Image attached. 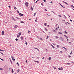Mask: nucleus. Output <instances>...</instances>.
Wrapping results in <instances>:
<instances>
[{
  "label": "nucleus",
  "mask_w": 74,
  "mask_h": 74,
  "mask_svg": "<svg viewBox=\"0 0 74 74\" xmlns=\"http://www.w3.org/2000/svg\"><path fill=\"white\" fill-rule=\"evenodd\" d=\"M55 30H56L57 31H58V28H56V29H55Z\"/></svg>",
  "instance_id": "51"
},
{
  "label": "nucleus",
  "mask_w": 74,
  "mask_h": 74,
  "mask_svg": "<svg viewBox=\"0 0 74 74\" xmlns=\"http://www.w3.org/2000/svg\"><path fill=\"white\" fill-rule=\"evenodd\" d=\"M58 24H56V26H58Z\"/></svg>",
  "instance_id": "35"
},
{
  "label": "nucleus",
  "mask_w": 74,
  "mask_h": 74,
  "mask_svg": "<svg viewBox=\"0 0 74 74\" xmlns=\"http://www.w3.org/2000/svg\"><path fill=\"white\" fill-rule=\"evenodd\" d=\"M25 44L27 45V42H26V43H25Z\"/></svg>",
  "instance_id": "53"
},
{
  "label": "nucleus",
  "mask_w": 74,
  "mask_h": 74,
  "mask_svg": "<svg viewBox=\"0 0 74 74\" xmlns=\"http://www.w3.org/2000/svg\"><path fill=\"white\" fill-rule=\"evenodd\" d=\"M0 70H3V68H0Z\"/></svg>",
  "instance_id": "42"
},
{
  "label": "nucleus",
  "mask_w": 74,
  "mask_h": 74,
  "mask_svg": "<svg viewBox=\"0 0 74 74\" xmlns=\"http://www.w3.org/2000/svg\"><path fill=\"white\" fill-rule=\"evenodd\" d=\"M63 3H65V4H67V5H69V4L67 3L66 2L63 1Z\"/></svg>",
  "instance_id": "7"
},
{
  "label": "nucleus",
  "mask_w": 74,
  "mask_h": 74,
  "mask_svg": "<svg viewBox=\"0 0 74 74\" xmlns=\"http://www.w3.org/2000/svg\"><path fill=\"white\" fill-rule=\"evenodd\" d=\"M64 18L65 19H66V16H65Z\"/></svg>",
  "instance_id": "60"
},
{
  "label": "nucleus",
  "mask_w": 74,
  "mask_h": 74,
  "mask_svg": "<svg viewBox=\"0 0 74 74\" xmlns=\"http://www.w3.org/2000/svg\"><path fill=\"white\" fill-rule=\"evenodd\" d=\"M58 34H62V33H61L60 32H58Z\"/></svg>",
  "instance_id": "24"
},
{
  "label": "nucleus",
  "mask_w": 74,
  "mask_h": 74,
  "mask_svg": "<svg viewBox=\"0 0 74 74\" xmlns=\"http://www.w3.org/2000/svg\"><path fill=\"white\" fill-rule=\"evenodd\" d=\"M70 21H71V22H72V20L71 19H70Z\"/></svg>",
  "instance_id": "57"
},
{
  "label": "nucleus",
  "mask_w": 74,
  "mask_h": 74,
  "mask_svg": "<svg viewBox=\"0 0 74 74\" xmlns=\"http://www.w3.org/2000/svg\"><path fill=\"white\" fill-rule=\"evenodd\" d=\"M11 58L12 59V60H13V61H15V59H14V57H13V56H12Z\"/></svg>",
  "instance_id": "3"
},
{
  "label": "nucleus",
  "mask_w": 74,
  "mask_h": 74,
  "mask_svg": "<svg viewBox=\"0 0 74 74\" xmlns=\"http://www.w3.org/2000/svg\"><path fill=\"white\" fill-rule=\"evenodd\" d=\"M58 69L59 70H60V68H59Z\"/></svg>",
  "instance_id": "49"
},
{
  "label": "nucleus",
  "mask_w": 74,
  "mask_h": 74,
  "mask_svg": "<svg viewBox=\"0 0 74 74\" xmlns=\"http://www.w3.org/2000/svg\"><path fill=\"white\" fill-rule=\"evenodd\" d=\"M26 62L27 63V60H26Z\"/></svg>",
  "instance_id": "61"
},
{
  "label": "nucleus",
  "mask_w": 74,
  "mask_h": 74,
  "mask_svg": "<svg viewBox=\"0 0 74 74\" xmlns=\"http://www.w3.org/2000/svg\"><path fill=\"white\" fill-rule=\"evenodd\" d=\"M28 33H29V32H30L29 31V30H28Z\"/></svg>",
  "instance_id": "56"
},
{
  "label": "nucleus",
  "mask_w": 74,
  "mask_h": 74,
  "mask_svg": "<svg viewBox=\"0 0 74 74\" xmlns=\"http://www.w3.org/2000/svg\"><path fill=\"white\" fill-rule=\"evenodd\" d=\"M17 12H18V13H19V12L18 10L17 11Z\"/></svg>",
  "instance_id": "39"
},
{
  "label": "nucleus",
  "mask_w": 74,
  "mask_h": 74,
  "mask_svg": "<svg viewBox=\"0 0 74 74\" xmlns=\"http://www.w3.org/2000/svg\"><path fill=\"white\" fill-rule=\"evenodd\" d=\"M57 48H59V45H57Z\"/></svg>",
  "instance_id": "36"
},
{
  "label": "nucleus",
  "mask_w": 74,
  "mask_h": 74,
  "mask_svg": "<svg viewBox=\"0 0 74 74\" xmlns=\"http://www.w3.org/2000/svg\"><path fill=\"white\" fill-rule=\"evenodd\" d=\"M69 57L70 58V57L71 58V56H69Z\"/></svg>",
  "instance_id": "43"
},
{
  "label": "nucleus",
  "mask_w": 74,
  "mask_h": 74,
  "mask_svg": "<svg viewBox=\"0 0 74 74\" xmlns=\"http://www.w3.org/2000/svg\"><path fill=\"white\" fill-rule=\"evenodd\" d=\"M4 34V31H2L1 35L3 36Z\"/></svg>",
  "instance_id": "4"
},
{
  "label": "nucleus",
  "mask_w": 74,
  "mask_h": 74,
  "mask_svg": "<svg viewBox=\"0 0 74 74\" xmlns=\"http://www.w3.org/2000/svg\"><path fill=\"white\" fill-rule=\"evenodd\" d=\"M45 30H46V31H48V29H47V28H45Z\"/></svg>",
  "instance_id": "28"
},
{
  "label": "nucleus",
  "mask_w": 74,
  "mask_h": 74,
  "mask_svg": "<svg viewBox=\"0 0 74 74\" xmlns=\"http://www.w3.org/2000/svg\"><path fill=\"white\" fill-rule=\"evenodd\" d=\"M70 7H73V8H74V6H73V5H71V6H70Z\"/></svg>",
  "instance_id": "12"
},
{
  "label": "nucleus",
  "mask_w": 74,
  "mask_h": 74,
  "mask_svg": "<svg viewBox=\"0 0 74 74\" xmlns=\"http://www.w3.org/2000/svg\"><path fill=\"white\" fill-rule=\"evenodd\" d=\"M29 4V3L28 2H26L25 3V5H26V6H28V4Z\"/></svg>",
  "instance_id": "2"
},
{
  "label": "nucleus",
  "mask_w": 74,
  "mask_h": 74,
  "mask_svg": "<svg viewBox=\"0 0 74 74\" xmlns=\"http://www.w3.org/2000/svg\"><path fill=\"white\" fill-rule=\"evenodd\" d=\"M17 27H16L15 26L14 27V28H17Z\"/></svg>",
  "instance_id": "52"
},
{
  "label": "nucleus",
  "mask_w": 74,
  "mask_h": 74,
  "mask_svg": "<svg viewBox=\"0 0 74 74\" xmlns=\"http://www.w3.org/2000/svg\"><path fill=\"white\" fill-rule=\"evenodd\" d=\"M64 36L65 37H67V36L65 35H64Z\"/></svg>",
  "instance_id": "48"
},
{
  "label": "nucleus",
  "mask_w": 74,
  "mask_h": 74,
  "mask_svg": "<svg viewBox=\"0 0 74 74\" xmlns=\"http://www.w3.org/2000/svg\"><path fill=\"white\" fill-rule=\"evenodd\" d=\"M20 38L21 39V40H23V36H21Z\"/></svg>",
  "instance_id": "11"
},
{
  "label": "nucleus",
  "mask_w": 74,
  "mask_h": 74,
  "mask_svg": "<svg viewBox=\"0 0 74 74\" xmlns=\"http://www.w3.org/2000/svg\"><path fill=\"white\" fill-rule=\"evenodd\" d=\"M21 23H25V22H24L23 21H21Z\"/></svg>",
  "instance_id": "9"
},
{
  "label": "nucleus",
  "mask_w": 74,
  "mask_h": 74,
  "mask_svg": "<svg viewBox=\"0 0 74 74\" xmlns=\"http://www.w3.org/2000/svg\"><path fill=\"white\" fill-rule=\"evenodd\" d=\"M12 73H14V70H13V69H12Z\"/></svg>",
  "instance_id": "13"
},
{
  "label": "nucleus",
  "mask_w": 74,
  "mask_h": 74,
  "mask_svg": "<svg viewBox=\"0 0 74 74\" xmlns=\"http://www.w3.org/2000/svg\"><path fill=\"white\" fill-rule=\"evenodd\" d=\"M12 20H13V21H16V20H15V18H14L12 17Z\"/></svg>",
  "instance_id": "6"
},
{
  "label": "nucleus",
  "mask_w": 74,
  "mask_h": 74,
  "mask_svg": "<svg viewBox=\"0 0 74 74\" xmlns=\"http://www.w3.org/2000/svg\"><path fill=\"white\" fill-rule=\"evenodd\" d=\"M53 67L54 69H56V68L54 67V66H53Z\"/></svg>",
  "instance_id": "37"
},
{
  "label": "nucleus",
  "mask_w": 74,
  "mask_h": 74,
  "mask_svg": "<svg viewBox=\"0 0 74 74\" xmlns=\"http://www.w3.org/2000/svg\"><path fill=\"white\" fill-rule=\"evenodd\" d=\"M34 62H36V63H39V62L37 61H34Z\"/></svg>",
  "instance_id": "18"
},
{
  "label": "nucleus",
  "mask_w": 74,
  "mask_h": 74,
  "mask_svg": "<svg viewBox=\"0 0 74 74\" xmlns=\"http://www.w3.org/2000/svg\"><path fill=\"white\" fill-rule=\"evenodd\" d=\"M40 40H42V38H40Z\"/></svg>",
  "instance_id": "47"
},
{
  "label": "nucleus",
  "mask_w": 74,
  "mask_h": 74,
  "mask_svg": "<svg viewBox=\"0 0 74 74\" xmlns=\"http://www.w3.org/2000/svg\"><path fill=\"white\" fill-rule=\"evenodd\" d=\"M14 9L15 10H16V9H17L16 7L15 6H14Z\"/></svg>",
  "instance_id": "14"
},
{
  "label": "nucleus",
  "mask_w": 74,
  "mask_h": 74,
  "mask_svg": "<svg viewBox=\"0 0 74 74\" xmlns=\"http://www.w3.org/2000/svg\"><path fill=\"white\" fill-rule=\"evenodd\" d=\"M10 62H11V63H12V61H11V60L10 59Z\"/></svg>",
  "instance_id": "41"
},
{
  "label": "nucleus",
  "mask_w": 74,
  "mask_h": 74,
  "mask_svg": "<svg viewBox=\"0 0 74 74\" xmlns=\"http://www.w3.org/2000/svg\"><path fill=\"white\" fill-rule=\"evenodd\" d=\"M16 64H17V65H18V66H19V63H18V62H17Z\"/></svg>",
  "instance_id": "23"
},
{
  "label": "nucleus",
  "mask_w": 74,
  "mask_h": 74,
  "mask_svg": "<svg viewBox=\"0 0 74 74\" xmlns=\"http://www.w3.org/2000/svg\"><path fill=\"white\" fill-rule=\"evenodd\" d=\"M62 21H63V22H65V20H63Z\"/></svg>",
  "instance_id": "50"
},
{
  "label": "nucleus",
  "mask_w": 74,
  "mask_h": 74,
  "mask_svg": "<svg viewBox=\"0 0 74 74\" xmlns=\"http://www.w3.org/2000/svg\"><path fill=\"white\" fill-rule=\"evenodd\" d=\"M53 32H54V33H56V31L55 30H53Z\"/></svg>",
  "instance_id": "21"
},
{
  "label": "nucleus",
  "mask_w": 74,
  "mask_h": 74,
  "mask_svg": "<svg viewBox=\"0 0 74 74\" xmlns=\"http://www.w3.org/2000/svg\"><path fill=\"white\" fill-rule=\"evenodd\" d=\"M36 14H37V12H36L34 13V16H35V15H36Z\"/></svg>",
  "instance_id": "19"
},
{
  "label": "nucleus",
  "mask_w": 74,
  "mask_h": 74,
  "mask_svg": "<svg viewBox=\"0 0 74 74\" xmlns=\"http://www.w3.org/2000/svg\"><path fill=\"white\" fill-rule=\"evenodd\" d=\"M18 34H19V36H21V33H19Z\"/></svg>",
  "instance_id": "17"
},
{
  "label": "nucleus",
  "mask_w": 74,
  "mask_h": 74,
  "mask_svg": "<svg viewBox=\"0 0 74 74\" xmlns=\"http://www.w3.org/2000/svg\"><path fill=\"white\" fill-rule=\"evenodd\" d=\"M9 8H11V6L10 5H9L8 6Z\"/></svg>",
  "instance_id": "45"
},
{
  "label": "nucleus",
  "mask_w": 74,
  "mask_h": 74,
  "mask_svg": "<svg viewBox=\"0 0 74 74\" xmlns=\"http://www.w3.org/2000/svg\"><path fill=\"white\" fill-rule=\"evenodd\" d=\"M49 25H47V27H49Z\"/></svg>",
  "instance_id": "62"
},
{
  "label": "nucleus",
  "mask_w": 74,
  "mask_h": 74,
  "mask_svg": "<svg viewBox=\"0 0 74 74\" xmlns=\"http://www.w3.org/2000/svg\"><path fill=\"white\" fill-rule=\"evenodd\" d=\"M19 15L20 16H23V15H24V14H23L21 13L19 14Z\"/></svg>",
  "instance_id": "5"
},
{
  "label": "nucleus",
  "mask_w": 74,
  "mask_h": 74,
  "mask_svg": "<svg viewBox=\"0 0 74 74\" xmlns=\"http://www.w3.org/2000/svg\"><path fill=\"white\" fill-rule=\"evenodd\" d=\"M19 36L18 35H17V37L18 38H19V36Z\"/></svg>",
  "instance_id": "25"
},
{
  "label": "nucleus",
  "mask_w": 74,
  "mask_h": 74,
  "mask_svg": "<svg viewBox=\"0 0 74 74\" xmlns=\"http://www.w3.org/2000/svg\"><path fill=\"white\" fill-rule=\"evenodd\" d=\"M58 16H60V18H61V17H62V16H61V15H59Z\"/></svg>",
  "instance_id": "40"
},
{
  "label": "nucleus",
  "mask_w": 74,
  "mask_h": 74,
  "mask_svg": "<svg viewBox=\"0 0 74 74\" xmlns=\"http://www.w3.org/2000/svg\"><path fill=\"white\" fill-rule=\"evenodd\" d=\"M19 71H20V70L19 69H18L17 70V72H18V73L19 72Z\"/></svg>",
  "instance_id": "32"
},
{
  "label": "nucleus",
  "mask_w": 74,
  "mask_h": 74,
  "mask_svg": "<svg viewBox=\"0 0 74 74\" xmlns=\"http://www.w3.org/2000/svg\"><path fill=\"white\" fill-rule=\"evenodd\" d=\"M60 70H63V68H62V67H61L60 69Z\"/></svg>",
  "instance_id": "20"
},
{
  "label": "nucleus",
  "mask_w": 74,
  "mask_h": 74,
  "mask_svg": "<svg viewBox=\"0 0 74 74\" xmlns=\"http://www.w3.org/2000/svg\"><path fill=\"white\" fill-rule=\"evenodd\" d=\"M15 40H16V41H19V39L17 38H16V39H15Z\"/></svg>",
  "instance_id": "16"
},
{
  "label": "nucleus",
  "mask_w": 74,
  "mask_h": 74,
  "mask_svg": "<svg viewBox=\"0 0 74 74\" xmlns=\"http://www.w3.org/2000/svg\"><path fill=\"white\" fill-rule=\"evenodd\" d=\"M48 36H47V38H46V39H48Z\"/></svg>",
  "instance_id": "58"
},
{
  "label": "nucleus",
  "mask_w": 74,
  "mask_h": 74,
  "mask_svg": "<svg viewBox=\"0 0 74 74\" xmlns=\"http://www.w3.org/2000/svg\"><path fill=\"white\" fill-rule=\"evenodd\" d=\"M56 38H59L57 36H56Z\"/></svg>",
  "instance_id": "34"
},
{
  "label": "nucleus",
  "mask_w": 74,
  "mask_h": 74,
  "mask_svg": "<svg viewBox=\"0 0 74 74\" xmlns=\"http://www.w3.org/2000/svg\"><path fill=\"white\" fill-rule=\"evenodd\" d=\"M50 3H51V4H52L53 3L52 2V1H51Z\"/></svg>",
  "instance_id": "54"
},
{
  "label": "nucleus",
  "mask_w": 74,
  "mask_h": 74,
  "mask_svg": "<svg viewBox=\"0 0 74 74\" xmlns=\"http://www.w3.org/2000/svg\"><path fill=\"white\" fill-rule=\"evenodd\" d=\"M72 1L73 3H74V1Z\"/></svg>",
  "instance_id": "63"
},
{
  "label": "nucleus",
  "mask_w": 74,
  "mask_h": 74,
  "mask_svg": "<svg viewBox=\"0 0 74 74\" xmlns=\"http://www.w3.org/2000/svg\"><path fill=\"white\" fill-rule=\"evenodd\" d=\"M1 53V54H2V55H4V54H3V53H2L1 52H0Z\"/></svg>",
  "instance_id": "44"
},
{
  "label": "nucleus",
  "mask_w": 74,
  "mask_h": 74,
  "mask_svg": "<svg viewBox=\"0 0 74 74\" xmlns=\"http://www.w3.org/2000/svg\"><path fill=\"white\" fill-rule=\"evenodd\" d=\"M64 33L65 34H67V32H66V31H65Z\"/></svg>",
  "instance_id": "30"
},
{
  "label": "nucleus",
  "mask_w": 74,
  "mask_h": 74,
  "mask_svg": "<svg viewBox=\"0 0 74 74\" xmlns=\"http://www.w3.org/2000/svg\"><path fill=\"white\" fill-rule=\"evenodd\" d=\"M16 18L17 19H19V18H18V17H16Z\"/></svg>",
  "instance_id": "59"
},
{
  "label": "nucleus",
  "mask_w": 74,
  "mask_h": 74,
  "mask_svg": "<svg viewBox=\"0 0 74 74\" xmlns=\"http://www.w3.org/2000/svg\"><path fill=\"white\" fill-rule=\"evenodd\" d=\"M51 46H52V48H53L54 49V48H55V47L53 45H52L51 44Z\"/></svg>",
  "instance_id": "8"
},
{
  "label": "nucleus",
  "mask_w": 74,
  "mask_h": 74,
  "mask_svg": "<svg viewBox=\"0 0 74 74\" xmlns=\"http://www.w3.org/2000/svg\"><path fill=\"white\" fill-rule=\"evenodd\" d=\"M67 23H65V24L66 25H67Z\"/></svg>",
  "instance_id": "64"
},
{
  "label": "nucleus",
  "mask_w": 74,
  "mask_h": 74,
  "mask_svg": "<svg viewBox=\"0 0 74 74\" xmlns=\"http://www.w3.org/2000/svg\"><path fill=\"white\" fill-rule=\"evenodd\" d=\"M44 1V2H45V3H46V2H47V1L45 0H43Z\"/></svg>",
  "instance_id": "31"
},
{
  "label": "nucleus",
  "mask_w": 74,
  "mask_h": 74,
  "mask_svg": "<svg viewBox=\"0 0 74 74\" xmlns=\"http://www.w3.org/2000/svg\"><path fill=\"white\" fill-rule=\"evenodd\" d=\"M35 49H37V50H38V51H40V50H39V49H38L35 48Z\"/></svg>",
  "instance_id": "29"
},
{
  "label": "nucleus",
  "mask_w": 74,
  "mask_h": 74,
  "mask_svg": "<svg viewBox=\"0 0 74 74\" xmlns=\"http://www.w3.org/2000/svg\"><path fill=\"white\" fill-rule=\"evenodd\" d=\"M31 8V10H32V11H33V7H32V6Z\"/></svg>",
  "instance_id": "15"
},
{
  "label": "nucleus",
  "mask_w": 74,
  "mask_h": 74,
  "mask_svg": "<svg viewBox=\"0 0 74 74\" xmlns=\"http://www.w3.org/2000/svg\"><path fill=\"white\" fill-rule=\"evenodd\" d=\"M67 23H68V24H69V25H70V24L69 23H68V22H67Z\"/></svg>",
  "instance_id": "46"
},
{
  "label": "nucleus",
  "mask_w": 74,
  "mask_h": 74,
  "mask_svg": "<svg viewBox=\"0 0 74 74\" xmlns=\"http://www.w3.org/2000/svg\"><path fill=\"white\" fill-rule=\"evenodd\" d=\"M0 59H1V60L2 61H4V60L3 59H1V58H0Z\"/></svg>",
  "instance_id": "33"
},
{
  "label": "nucleus",
  "mask_w": 74,
  "mask_h": 74,
  "mask_svg": "<svg viewBox=\"0 0 74 74\" xmlns=\"http://www.w3.org/2000/svg\"><path fill=\"white\" fill-rule=\"evenodd\" d=\"M67 64H70V63H66Z\"/></svg>",
  "instance_id": "38"
},
{
  "label": "nucleus",
  "mask_w": 74,
  "mask_h": 74,
  "mask_svg": "<svg viewBox=\"0 0 74 74\" xmlns=\"http://www.w3.org/2000/svg\"><path fill=\"white\" fill-rule=\"evenodd\" d=\"M44 25H45V26H46V25H47V23H44Z\"/></svg>",
  "instance_id": "22"
},
{
  "label": "nucleus",
  "mask_w": 74,
  "mask_h": 74,
  "mask_svg": "<svg viewBox=\"0 0 74 74\" xmlns=\"http://www.w3.org/2000/svg\"><path fill=\"white\" fill-rule=\"evenodd\" d=\"M41 5H42L43 6L44 5H43V3H41Z\"/></svg>",
  "instance_id": "26"
},
{
  "label": "nucleus",
  "mask_w": 74,
  "mask_h": 74,
  "mask_svg": "<svg viewBox=\"0 0 74 74\" xmlns=\"http://www.w3.org/2000/svg\"><path fill=\"white\" fill-rule=\"evenodd\" d=\"M59 39L61 40L62 41H64V39L62 38V37H60L59 38Z\"/></svg>",
  "instance_id": "1"
},
{
  "label": "nucleus",
  "mask_w": 74,
  "mask_h": 74,
  "mask_svg": "<svg viewBox=\"0 0 74 74\" xmlns=\"http://www.w3.org/2000/svg\"><path fill=\"white\" fill-rule=\"evenodd\" d=\"M48 59H49V60H51V57H49V58Z\"/></svg>",
  "instance_id": "10"
},
{
  "label": "nucleus",
  "mask_w": 74,
  "mask_h": 74,
  "mask_svg": "<svg viewBox=\"0 0 74 74\" xmlns=\"http://www.w3.org/2000/svg\"><path fill=\"white\" fill-rule=\"evenodd\" d=\"M38 1H40V0H37V1H36V2H35V3H37V2Z\"/></svg>",
  "instance_id": "27"
},
{
  "label": "nucleus",
  "mask_w": 74,
  "mask_h": 74,
  "mask_svg": "<svg viewBox=\"0 0 74 74\" xmlns=\"http://www.w3.org/2000/svg\"><path fill=\"white\" fill-rule=\"evenodd\" d=\"M66 39H67V41H69V39L68 38H66Z\"/></svg>",
  "instance_id": "55"
}]
</instances>
